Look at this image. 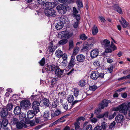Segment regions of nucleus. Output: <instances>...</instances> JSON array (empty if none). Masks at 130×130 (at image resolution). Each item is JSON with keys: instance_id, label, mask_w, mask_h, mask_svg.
<instances>
[{"instance_id": "f257e3e1", "label": "nucleus", "mask_w": 130, "mask_h": 130, "mask_svg": "<svg viewBox=\"0 0 130 130\" xmlns=\"http://www.w3.org/2000/svg\"><path fill=\"white\" fill-rule=\"evenodd\" d=\"M101 43L102 47L106 48L105 51L106 53H111L112 52L111 49L109 48L110 42L109 40L105 39L102 41Z\"/></svg>"}, {"instance_id": "f03ea898", "label": "nucleus", "mask_w": 130, "mask_h": 130, "mask_svg": "<svg viewBox=\"0 0 130 130\" xmlns=\"http://www.w3.org/2000/svg\"><path fill=\"white\" fill-rule=\"evenodd\" d=\"M73 35L72 32H69L67 31H64L60 32L58 35V36L59 38H69Z\"/></svg>"}, {"instance_id": "7ed1b4c3", "label": "nucleus", "mask_w": 130, "mask_h": 130, "mask_svg": "<svg viewBox=\"0 0 130 130\" xmlns=\"http://www.w3.org/2000/svg\"><path fill=\"white\" fill-rule=\"evenodd\" d=\"M44 12L46 15L50 18L55 17L56 14V11L54 9L44 10Z\"/></svg>"}, {"instance_id": "20e7f679", "label": "nucleus", "mask_w": 130, "mask_h": 130, "mask_svg": "<svg viewBox=\"0 0 130 130\" xmlns=\"http://www.w3.org/2000/svg\"><path fill=\"white\" fill-rule=\"evenodd\" d=\"M32 108H33L34 112L35 113H37L39 111V108L40 105L39 103L37 101H34L32 103Z\"/></svg>"}, {"instance_id": "39448f33", "label": "nucleus", "mask_w": 130, "mask_h": 130, "mask_svg": "<svg viewBox=\"0 0 130 130\" xmlns=\"http://www.w3.org/2000/svg\"><path fill=\"white\" fill-rule=\"evenodd\" d=\"M31 104L30 101L27 100H23L20 103L21 106L25 109H28L30 107Z\"/></svg>"}, {"instance_id": "423d86ee", "label": "nucleus", "mask_w": 130, "mask_h": 130, "mask_svg": "<svg viewBox=\"0 0 130 130\" xmlns=\"http://www.w3.org/2000/svg\"><path fill=\"white\" fill-rule=\"evenodd\" d=\"M56 9L59 13L61 14H65L67 11L66 7L62 4H60L57 6Z\"/></svg>"}, {"instance_id": "0eeeda50", "label": "nucleus", "mask_w": 130, "mask_h": 130, "mask_svg": "<svg viewBox=\"0 0 130 130\" xmlns=\"http://www.w3.org/2000/svg\"><path fill=\"white\" fill-rule=\"evenodd\" d=\"M75 54V55H72L71 57V59L68 65V68L70 69L72 68L76 64V60L75 59V54Z\"/></svg>"}, {"instance_id": "6e6552de", "label": "nucleus", "mask_w": 130, "mask_h": 130, "mask_svg": "<svg viewBox=\"0 0 130 130\" xmlns=\"http://www.w3.org/2000/svg\"><path fill=\"white\" fill-rule=\"evenodd\" d=\"M54 3H53L46 2L44 4V6H43V8L44 9V10L53 9L52 8L54 6Z\"/></svg>"}, {"instance_id": "1a4fd4ad", "label": "nucleus", "mask_w": 130, "mask_h": 130, "mask_svg": "<svg viewBox=\"0 0 130 130\" xmlns=\"http://www.w3.org/2000/svg\"><path fill=\"white\" fill-rule=\"evenodd\" d=\"M111 102L110 101L106 100H103L102 102L99 104V107L101 109H103L105 107H107L108 103Z\"/></svg>"}, {"instance_id": "9d476101", "label": "nucleus", "mask_w": 130, "mask_h": 130, "mask_svg": "<svg viewBox=\"0 0 130 130\" xmlns=\"http://www.w3.org/2000/svg\"><path fill=\"white\" fill-rule=\"evenodd\" d=\"M120 112L123 113L125 115L127 113V105L125 104H123L120 105Z\"/></svg>"}, {"instance_id": "9b49d317", "label": "nucleus", "mask_w": 130, "mask_h": 130, "mask_svg": "<svg viewBox=\"0 0 130 130\" xmlns=\"http://www.w3.org/2000/svg\"><path fill=\"white\" fill-rule=\"evenodd\" d=\"M63 71L64 70H61L58 68L55 72V76L58 77H62L63 76Z\"/></svg>"}, {"instance_id": "f8f14e48", "label": "nucleus", "mask_w": 130, "mask_h": 130, "mask_svg": "<svg viewBox=\"0 0 130 130\" xmlns=\"http://www.w3.org/2000/svg\"><path fill=\"white\" fill-rule=\"evenodd\" d=\"M99 73L98 71H92L91 73L90 77L93 80L96 79L99 77Z\"/></svg>"}, {"instance_id": "ddd939ff", "label": "nucleus", "mask_w": 130, "mask_h": 130, "mask_svg": "<svg viewBox=\"0 0 130 130\" xmlns=\"http://www.w3.org/2000/svg\"><path fill=\"white\" fill-rule=\"evenodd\" d=\"M115 119L116 121L118 123H121L124 120V116L121 114L117 115Z\"/></svg>"}, {"instance_id": "4468645a", "label": "nucleus", "mask_w": 130, "mask_h": 130, "mask_svg": "<svg viewBox=\"0 0 130 130\" xmlns=\"http://www.w3.org/2000/svg\"><path fill=\"white\" fill-rule=\"evenodd\" d=\"M40 102L43 106H48L49 105V100L44 98H42L40 99Z\"/></svg>"}, {"instance_id": "2eb2a0df", "label": "nucleus", "mask_w": 130, "mask_h": 130, "mask_svg": "<svg viewBox=\"0 0 130 130\" xmlns=\"http://www.w3.org/2000/svg\"><path fill=\"white\" fill-rule=\"evenodd\" d=\"M77 61L79 62H83L85 61L86 60V57L83 54H79L76 56Z\"/></svg>"}, {"instance_id": "dca6fc26", "label": "nucleus", "mask_w": 130, "mask_h": 130, "mask_svg": "<svg viewBox=\"0 0 130 130\" xmlns=\"http://www.w3.org/2000/svg\"><path fill=\"white\" fill-rule=\"evenodd\" d=\"M99 51L98 49H94L92 50L91 52L90 55L92 58H95L98 56L99 54Z\"/></svg>"}, {"instance_id": "f3484780", "label": "nucleus", "mask_w": 130, "mask_h": 130, "mask_svg": "<svg viewBox=\"0 0 130 130\" xmlns=\"http://www.w3.org/2000/svg\"><path fill=\"white\" fill-rule=\"evenodd\" d=\"M49 46L48 47V49L50 52H53L57 48V46L53 45V42L51 41L49 43Z\"/></svg>"}, {"instance_id": "a211bd4d", "label": "nucleus", "mask_w": 130, "mask_h": 130, "mask_svg": "<svg viewBox=\"0 0 130 130\" xmlns=\"http://www.w3.org/2000/svg\"><path fill=\"white\" fill-rule=\"evenodd\" d=\"M8 111L5 108H2L0 112V115L2 117H6L8 115Z\"/></svg>"}, {"instance_id": "6ab92c4d", "label": "nucleus", "mask_w": 130, "mask_h": 130, "mask_svg": "<svg viewBox=\"0 0 130 130\" xmlns=\"http://www.w3.org/2000/svg\"><path fill=\"white\" fill-rule=\"evenodd\" d=\"M121 18L122 21L119 20L121 24L122 25V27L124 28H126L129 25L128 23L127 22L123 17H121Z\"/></svg>"}, {"instance_id": "aec40b11", "label": "nucleus", "mask_w": 130, "mask_h": 130, "mask_svg": "<svg viewBox=\"0 0 130 130\" xmlns=\"http://www.w3.org/2000/svg\"><path fill=\"white\" fill-rule=\"evenodd\" d=\"M35 113L34 110H29L27 113V117L28 119L32 118L37 113Z\"/></svg>"}, {"instance_id": "412c9836", "label": "nucleus", "mask_w": 130, "mask_h": 130, "mask_svg": "<svg viewBox=\"0 0 130 130\" xmlns=\"http://www.w3.org/2000/svg\"><path fill=\"white\" fill-rule=\"evenodd\" d=\"M113 9L121 14L123 13L122 9L118 5H115L113 6Z\"/></svg>"}, {"instance_id": "4be33fe9", "label": "nucleus", "mask_w": 130, "mask_h": 130, "mask_svg": "<svg viewBox=\"0 0 130 130\" xmlns=\"http://www.w3.org/2000/svg\"><path fill=\"white\" fill-rule=\"evenodd\" d=\"M63 26L64 24H63V22H62L60 21L56 24L55 27L57 30H59L61 29Z\"/></svg>"}, {"instance_id": "5701e85b", "label": "nucleus", "mask_w": 130, "mask_h": 130, "mask_svg": "<svg viewBox=\"0 0 130 130\" xmlns=\"http://www.w3.org/2000/svg\"><path fill=\"white\" fill-rule=\"evenodd\" d=\"M68 19L65 16H62L60 18V21L62 22H63V24L64 23L68 22Z\"/></svg>"}, {"instance_id": "b1692460", "label": "nucleus", "mask_w": 130, "mask_h": 130, "mask_svg": "<svg viewBox=\"0 0 130 130\" xmlns=\"http://www.w3.org/2000/svg\"><path fill=\"white\" fill-rule=\"evenodd\" d=\"M63 53L62 51L59 50H58L55 52V54L57 57L60 58L62 57Z\"/></svg>"}, {"instance_id": "393cba45", "label": "nucleus", "mask_w": 130, "mask_h": 130, "mask_svg": "<svg viewBox=\"0 0 130 130\" xmlns=\"http://www.w3.org/2000/svg\"><path fill=\"white\" fill-rule=\"evenodd\" d=\"M58 67L56 66L55 65L52 64L49 67L50 70L52 72H55L56 70L58 68Z\"/></svg>"}, {"instance_id": "a878e982", "label": "nucleus", "mask_w": 130, "mask_h": 130, "mask_svg": "<svg viewBox=\"0 0 130 130\" xmlns=\"http://www.w3.org/2000/svg\"><path fill=\"white\" fill-rule=\"evenodd\" d=\"M21 109L19 106H17L15 108L14 110V113L15 115H19L21 112Z\"/></svg>"}, {"instance_id": "bb28decb", "label": "nucleus", "mask_w": 130, "mask_h": 130, "mask_svg": "<svg viewBox=\"0 0 130 130\" xmlns=\"http://www.w3.org/2000/svg\"><path fill=\"white\" fill-rule=\"evenodd\" d=\"M11 124H17L18 122H19L18 119L14 117H13L11 120Z\"/></svg>"}, {"instance_id": "cd10ccee", "label": "nucleus", "mask_w": 130, "mask_h": 130, "mask_svg": "<svg viewBox=\"0 0 130 130\" xmlns=\"http://www.w3.org/2000/svg\"><path fill=\"white\" fill-rule=\"evenodd\" d=\"M17 127L19 129L23 127L24 126L25 127H27L25 126V124L23 123L22 122H19L17 123L16 125Z\"/></svg>"}, {"instance_id": "c85d7f7f", "label": "nucleus", "mask_w": 130, "mask_h": 130, "mask_svg": "<svg viewBox=\"0 0 130 130\" xmlns=\"http://www.w3.org/2000/svg\"><path fill=\"white\" fill-rule=\"evenodd\" d=\"M58 86L57 84H53V85L51 84L50 88H51L52 90H56L58 88Z\"/></svg>"}, {"instance_id": "c756f323", "label": "nucleus", "mask_w": 130, "mask_h": 130, "mask_svg": "<svg viewBox=\"0 0 130 130\" xmlns=\"http://www.w3.org/2000/svg\"><path fill=\"white\" fill-rule=\"evenodd\" d=\"M76 3L79 8H81L83 7V5L81 0H77Z\"/></svg>"}, {"instance_id": "7c9ffc66", "label": "nucleus", "mask_w": 130, "mask_h": 130, "mask_svg": "<svg viewBox=\"0 0 130 130\" xmlns=\"http://www.w3.org/2000/svg\"><path fill=\"white\" fill-rule=\"evenodd\" d=\"M13 106L12 103H9L7 105L6 107L5 108L8 111H10L12 109Z\"/></svg>"}, {"instance_id": "2f4dec72", "label": "nucleus", "mask_w": 130, "mask_h": 130, "mask_svg": "<svg viewBox=\"0 0 130 130\" xmlns=\"http://www.w3.org/2000/svg\"><path fill=\"white\" fill-rule=\"evenodd\" d=\"M59 105L58 101L56 100L53 102L52 104V107L56 108Z\"/></svg>"}, {"instance_id": "473e14b6", "label": "nucleus", "mask_w": 130, "mask_h": 130, "mask_svg": "<svg viewBox=\"0 0 130 130\" xmlns=\"http://www.w3.org/2000/svg\"><path fill=\"white\" fill-rule=\"evenodd\" d=\"M74 97L73 95H69L67 98V100L69 103H71L74 100Z\"/></svg>"}, {"instance_id": "72a5a7b5", "label": "nucleus", "mask_w": 130, "mask_h": 130, "mask_svg": "<svg viewBox=\"0 0 130 130\" xmlns=\"http://www.w3.org/2000/svg\"><path fill=\"white\" fill-rule=\"evenodd\" d=\"M98 31V29L96 26H94L92 29V32L93 35H95Z\"/></svg>"}, {"instance_id": "f704fd0d", "label": "nucleus", "mask_w": 130, "mask_h": 130, "mask_svg": "<svg viewBox=\"0 0 130 130\" xmlns=\"http://www.w3.org/2000/svg\"><path fill=\"white\" fill-rule=\"evenodd\" d=\"M108 116V112H106L103 114L100 115L98 116L97 117L98 118H100L103 117H107Z\"/></svg>"}, {"instance_id": "c9c22d12", "label": "nucleus", "mask_w": 130, "mask_h": 130, "mask_svg": "<svg viewBox=\"0 0 130 130\" xmlns=\"http://www.w3.org/2000/svg\"><path fill=\"white\" fill-rule=\"evenodd\" d=\"M68 42V40L66 39H62L60 40L58 42V44L60 45H64L67 43Z\"/></svg>"}, {"instance_id": "e433bc0d", "label": "nucleus", "mask_w": 130, "mask_h": 130, "mask_svg": "<svg viewBox=\"0 0 130 130\" xmlns=\"http://www.w3.org/2000/svg\"><path fill=\"white\" fill-rule=\"evenodd\" d=\"M2 124L3 126L6 127L8 124V121L5 118H3L2 120Z\"/></svg>"}, {"instance_id": "4c0bfd02", "label": "nucleus", "mask_w": 130, "mask_h": 130, "mask_svg": "<svg viewBox=\"0 0 130 130\" xmlns=\"http://www.w3.org/2000/svg\"><path fill=\"white\" fill-rule=\"evenodd\" d=\"M79 85L81 87H83L86 85V82L85 80H81L79 81Z\"/></svg>"}, {"instance_id": "58836bf2", "label": "nucleus", "mask_w": 130, "mask_h": 130, "mask_svg": "<svg viewBox=\"0 0 130 130\" xmlns=\"http://www.w3.org/2000/svg\"><path fill=\"white\" fill-rule=\"evenodd\" d=\"M58 80V79L57 77L53 78L51 81V84L53 85V84H57Z\"/></svg>"}, {"instance_id": "ea45409f", "label": "nucleus", "mask_w": 130, "mask_h": 130, "mask_svg": "<svg viewBox=\"0 0 130 130\" xmlns=\"http://www.w3.org/2000/svg\"><path fill=\"white\" fill-rule=\"evenodd\" d=\"M109 48H111L112 49V51H113L115 50H116L117 49V47L115 46V45L112 42H111V44H110V46H109Z\"/></svg>"}, {"instance_id": "a19ab883", "label": "nucleus", "mask_w": 130, "mask_h": 130, "mask_svg": "<svg viewBox=\"0 0 130 130\" xmlns=\"http://www.w3.org/2000/svg\"><path fill=\"white\" fill-rule=\"evenodd\" d=\"M87 38L88 37L86 36L85 34H81L80 36V39L83 40H86Z\"/></svg>"}, {"instance_id": "79ce46f5", "label": "nucleus", "mask_w": 130, "mask_h": 130, "mask_svg": "<svg viewBox=\"0 0 130 130\" xmlns=\"http://www.w3.org/2000/svg\"><path fill=\"white\" fill-rule=\"evenodd\" d=\"M50 116V113L48 110H46L45 111L43 115V117L45 118H48Z\"/></svg>"}, {"instance_id": "37998d69", "label": "nucleus", "mask_w": 130, "mask_h": 130, "mask_svg": "<svg viewBox=\"0 0 130 130\" xmlns=\"http://www.w3.org/2000/svg\"><path fill=\"white\" fill-rule=\"evenodd\" d=\"M79 122L78 121H77V122L75 123L74 124L75 129L76 130H77L79 128Z\"/></svg>"}, {"instance_id": "c03bdc74", "label": "nucleus", "mask_w": 130, "mask_h": 130, "mask_svg": "<svg viewBox=\"0 0 130 130\" xmlns=\"http://www.w3.org/2000/svg\"><path fill=\"white\" fill-rule=\"evenodd\" d=\"M45 58H43L39 62V63L41 66H43L45 64Z\"/></svg>"}, {"instance_id": "a18cd8bd", "label": "nucleus", "mask_w": 130, "mask_h": 130, "mask_svg": "<svg viewBox=\"0 0 130 130\" xmlns=\"http://www.w3.org/2000/svg\"><path fill=\"white\" fill-rule=\"evenodd\" d=\"M84 129L85 130H92V126L90 124L86 126Z\"/></svg>"}, {"instance_id": "49530a36", "label": "nucleus", "mask_w": 130, "mask_h": 130, "mask_svg": "<svg viewBox=\"0 0 130 130\" xmlns=\"http://www.w3.org/2000/svg\"><path fill=\"white\" fill-rule=\"evenodd\" d=\"M46 0H38V2L39 4L44 6V4L46 2Z\"/></svg>"}, {"instance_id": "de8ad7c7", "label": "nucleus", "mask_w": 130, "mask_h": 130, "mask_svg": "<svg viewBox=\"0 0 130 130\" xmlns=\"http://www.w3.org/2000/svg\"><path fill=\"white\" fill-rule=\"evenodd\" d=\"M74 94L75 98H77L79 94V92L77 89L75 90L74 91Z\"/></svg>"}, {"instance_id": "09e8293b", "label": "nucleus", "mask_w": 130, "mask_h": 130, "mask_svg": "<svg viewBox=\"0 0 130 130\" xmlns=\"http://www.w3.org/2000/svg\"><path fill=\"white\" fill-rule=\"evenodd\" d=\"M100 64V62L97 60H95L93 63L94 65L97 67H99Z\"/></svg>"}, {"instance_id": "8fccbe9b", "label": "nucleus", "mask_w": 130, "mask_h": 130, "mask_svg": "<svg viewBox=\"0 0 130 130\" xmlns=\"http://www.w3.org/2000/svg\"><path fill=\"white\" fill-rule=\"evenodd\" d=\"M69 49H70L71 48H73V41L72 40L70 41L69 42Z\"/></svg>"}, {"instance_id": "3c124183", "label": "nucleus", "mask_w": 130, "mask_h": 130, "mask_svg": "<svg viewBox=\"0 0 130 130\" xmlns=\"http://www.w3.org/2000/svg\"><path fill=\"white\" fill-rule=\"evenodd\" d=\"M97 88V87L94 85L90 86L89 88V90L93 91L95 90Z\"/></svg>"}, {"instance_id": "603ef678", "label": "nucleus", "mask_w": 130, "mask_h": 130, "mask_svg": "<svg viewBox=\"0 0 130 130\" xmlns=\"http://www.w3.org/2000/svg\"><path fill=\"white\" fill-rule=\"evenodd\" d=\"M116 124V123L115 121L112 122L110 124L109 127L110 129H112V128L114 127Z\"/></svg>"}, {"instance_id": "864d4df0", "label": "nucleus", "mask_w": 130, "mask_h": 130, "mask_svg": "<svg viewBox=\"0 0 130 130\" xmlns=\"http://www.w3.org/2000/svg\"><path fill=\"white\" fill-rule=\"evenodd\" d=\"M101 109L100 108H97L95 110L94 114L96 115H97L101 112Z\"/></svg>"}, {"instance_id": "5fc2aeb1", "label": "nucleus", "mask_w": 130, "mask_h": 130, "mask_svg": "<svg viewBox=\"0 0 130 130\" xmlns=\"http://www.w3.org/2000/svg\"><path fill=\"white\" fill-rule=\"evenodd\" d=\"M116 112H115L112 115H109L108 117V119L109 120H111L113 119L116 115Z\"/></svg>"}, {"instance_id": "6e6d98bb", "label": "nucleus", "mask_w": 130, "mask_h": 130, "mask_svg": "<svg viewBox=\"0 0 130 130\" xmlns=\"http://www.w3.org/2000/svg\"><path fill=\"white\" fill-rule=\"evenodd\" d=\"M62 57L63 61H65L67 60L68 59V56L65 53L64 54H63V55H62Z\"/></svg>"}, {"instance_id": "4d7b16f0", "label": "nucleus", "mask_w": 130, "mask_h": 130, "mask_svg": "<svg viewBox=\"0 0 130 130\" xmlns=\"http://www.w3.org/2000/svg\"><path fill=\"white\" fill-rule=\"evenodd\" d=\"M35 122L37 124L38 123H41V119L40 118H36L35 117Z\"/></svg>"}, {"instance_id": "13d9d810", "label": "nucleus", "mask_w": 130, "mask_h": 130, "mask_svg": "<svg viewBox=\"0 0 130 130\" xmlns=\"http://www.w3.org/2000/svg\"><path fill=\"white\" fill-rule=\"evenodd\" d=\"M79 25L78 22V21H77L75 22L73 24V27L75 28H77L78 26Z\"/></svg>"}, {"instance_id": "bf43d9fd", "label": "nucleus", "mask_w": 130, "mask_h": 130, "mask_svg": "<svg viewBox=\"0 0 130 130\" xmlns=\"http://www.w3.org/2000/svg\"><path fill=\"white\" fill-rule=\"evenodd\" d=\"M73 15H76L78 13V11L77 10L76 8L75 7H74L73 8Z\"/></svg>"}, {"instance_id": "052dcab7", "label": "nucleus", "mask_w": 130, "mask_h": 130, "mask_svg": "<svg viewBox=\"0 0 130 130\" xmlns=\"http://www.w3.org/2000/svg\"><path fill=\"white\" fill-rule=\"evenodd\" d=\"M101 126L103 130H106V124L104 122L102 123H101Z\"/></svg>"}, {"instance_id": "680f3d73", "label": "nucleus", "mask_w": 130, "mask_h": 130, "mask_svg": "<svg viewBox=\"0 0 130 130\" xmlns=\"http://www.w3.org/2000/svg\"><path fill=\"white\" fill-rule=\"evenodd\" d=\"M30 124L31 126H32L36 125V123L34 120H32L30 122Z\"/></svg>"}, {"instance_id": "e2e57ef3", "label": "nucleus", "mask_w": 130, "mask_h": 130, "mask_svg": "<svg viewBox=\"0 0 130 130\" xmlns=\"http://www.w3.org/2000/svg\"><path fill=\"white\" fill-rule=\"evenodd\" d=\"M61 113V111L58 110L55 111L54 112V115L56 116H58Z\"/></svg>"}, {"instance_id": "0e129e2a", "label": "nucleus", "mask_w": 130, "mask_h": 130, "mask_svg": "<svg viewBox=\"0 0 130 130\" xmlns=\"http://www.w3.org/2000/svg\"><path fill=\"white\" fill-rule=\"evenodd\" d=\"M62 107L63 108L65 109H68V105L67 103L66 102L63 104L62 105Z\"/></svg>"}, {"instance_id": "69168bd1", "label": "nucleus", "mask_w": 130, "mask_h": 130, "mask_svg": "<svg viewBox=\"0 0 130 130\" xmlns=\"http://www.w3.org/2000/svg\"><path fill=\"white\" fill-rule=\"evenodd\" d=\"M74 69H72L69 72L67 73V75H72L74 73Z\"/></svg>"}, {"instance_id": "338daca9", "label": "nucleus", "mask_w": 130, "mask_h": 130, "mask_svg": "<svg viewBox=\"0 0 130 130\" xmlns=\"http://www.w3.org/2000/svg\"><path fill=\"white\" fill-rule=\"evenodd\" d=\"M94 130H102V127L99 126H97L95 127Z\"/></svg>"}, {"instance_id": "774afa93", "label": "nucleus", "mask_w": 130, "mask_h": 130, "mask_svg": "<svg viewBox=\"0 0 130 130\" xmlns=\"http://www.w3.org/2000/svg\"><path fill=\"white\" fill-rule=\"evenodd\" d=\"M113 68V66L112 64L111 65L109 68H108V69L110 73H111L112 72Z\"/></svg>"}]
</instances>
